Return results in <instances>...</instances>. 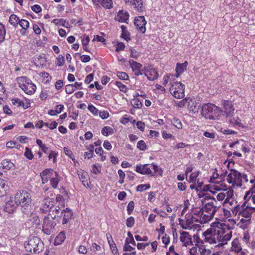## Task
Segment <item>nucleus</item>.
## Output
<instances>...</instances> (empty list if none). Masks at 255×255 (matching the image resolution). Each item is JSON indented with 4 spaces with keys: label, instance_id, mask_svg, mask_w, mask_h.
<instances>
[{
    "label": "nucleus",
    "instance_id": "a878e982",
    "mask_svg": "<svg viewBox=\"0 0 255 255\" xmlns=\"http://www.w3.org/2000/svg\"><path fill=\"white\" fill-rule=\"evenodd\" d=\"M129 16L128 12L124 11L123 10H120L115 17V20L121 22L128 23Z\"/></svg>",
    "mask_w": 255,
    "mask_h": 255
},
{
    "label": "nucleus",
    "instance_id": "c85d7f7f",
    "mask_svg": "<svg viewBox=\"0 0 255 255\" xmlns=\"http://www.w3.org/2000/svg\"><path fill=\"white\" fill-rule=\"evenodd\" d=\"M130 6H132L135 11L141 12L143 10L142 0H132Z\"/></svg>",
    "mask_w": 255,
    "mask_h": 255
},
{
    "label": "nucleus",
    "instance_id": "0eeeda50",
    "mask_svg": "<svg viewBox=\"0 0 255 255\" xmlns=\"http://www.w3.org/2000/svg\"><path fill=\"white\" fill-rule=\"evenodd\" d=\"M18 84L19 87L27 95H33L36 91V85L26 77H19L18 79Z\"/></svg>",
    "mask_w": 255,
    "mask_h": 255
},
{
    "label": "nucleus",
    "instance_id": "c03bdc74",
    "mask_svg": "<svg viewBox=\"0 0 255 255\" xmlns=\"http://www.w3.org/2000/svg\"><path fill=\"white\" fill-rule=\"evenodd\" d=\"M216 199L218 201L222 202L225 201L226 197H227V191H221L217 192L215 194Z\"/></svg>",
    "mask_w": 255,
    "mask_h": 255
},
{
    "label": "nucleus",
    "instance_id": "20e7f679",
    "mask_svg": "<svg viewBox=\"0 0 255 255\" xmlns=\"http://www.w3.org/2000/svg\"><path fill=\"white\" fill-rule=\"evenodd\" d=\"M14 199L16 205L26 209L30 207L31 196L30 193L26 190H19L14 195Z\"/></svg>",
    "mask_w": 255,
    "mask_h": 255
},
{
    "label": "nucleus",
    "instance_id": "e2e57ef3",
    "mask_svg": "<svg viewBox=\"0 0 255 255\" xmlns=\"http://www.w3.org/2000/svg\"><path fill=\"white\" fill-rule=\"evenodd\" d=\"M134 206H135V204L133 201H131L128 203V204L127 206V210L128 215H129L132 213V212L134 208Z\"/></svg>",
    "mask_w": 255,
    "mask_h": 255
},
{
    "label": "nucleus",
    "instance_id": "13d9d810",
    "mask_svg": "<svg viewBox=\"0 0 255 255\" xmlns=\"http://www.w3.org/2000/svg\"><path fill=\"white\" fill-rule=\"evenodd\" d=\"M137 148L140 150L145 151L147 149V145L143 140H140L137 143Z\"/></svg>",
    "mask_w": 255,
    "mask_h": 255
},
{
    "label": "nucleus",
    "instance_id": "bf43d9fd",
    "mask_svg": "<svg viewBox=\"0 0 255 255\" xmlns=\"http://www.w3.org/2000/svg\"><path fill=\"white\" fill-rule=\"evenodd\" d=\"M63 150H64V153L67 156H68L69 157L71 158L74 162H75V156H74L72 151H71V150L69 149L68 147H64L63 148Z\"/></svg>",
    "mask_w": 255,
    "mask_h": 255
},
{
    "label": "nucleus",
    "instance_id": "58836bf2",
    "mask_svg": "<svg viewBox=\"0 0 255 255\" xmlns=\"http://www.w3.org/2000/svg\"><path fill=\"white\" fill-rule=\"evenodd\" d=\"M1 167L4 171H7L13 166V164L7 159H3L1 163Z\"/></svg>",
    "mask_w": 255,
    "mask_h": 255
},
{
    "label": "nucleus",
    "instance_id": "4c0bfd02",
    "mask_svg": "<svg viewBox=\"0 0 255 255\" xmlns=\"http://www.w3.org/2000/svg\"><path fill=\"white\" fill-rule=\"evenodd\" d=\"M100 3L104 8L107 9L111 8L113 7L112 0H96L97 5Z\"/></svg>",
    "mask_w": 255,
    "mask_h": 255
},
{
    "label": "nucleus",
    "instance_id": "bb28decb",
    "mask_svg": "<svg viewBox=\"0 0 255 255\" xmlns=\"http://www.w3.org/2000/svg\"><path fill=\"white\" fill-rule=\"evenodd\" d=\"M246 203H244L242 205V210L239 212V216H241L245 218L251 219V215L252 214L250 209V206H247L245 207Z\"/></svg>",
    "mask_w": 255,
    "mask_h": 255
},
{
    "label": "nucleus",
    "instance_id": "603ef678",
    "mask_svg": "<svg viewBox=\"0 0 255 255\" xmlns=\"http://www.w3.org/2000/svg\"><path fill=\"white\" fill-rule=\"evenodd\" d=\"M132 119V117L130 116H128L127 115H125L121 118L120 121L121 124L125 125L128 122H131Z\"/></svg>",
    "mask_w": 255,
    "mask_h": 255
},
{
    "label": "nucleus",
    "instance_id": "6e6552de",
    "mask_svg": "<svg viewBox=\"0 0 255 255\" xmlns=\"http://www.w3.org/2000/svg\"><path fill=\"white\" fill-rule=\"evenodd\" d=\"M159 169V166L152 163L151 164H146L142 166L137 165L135 171L142 175L153 176L158 172Z\"/></svg>",
    "mask_w": 255,
    "mask_h": 255
},
{
    "label": "nucleus",
    "instance_id": "1a4fd4ad",
    "mask_svg": "<svg viewBox=\"0 0 255 255\" xmlns=\"http://www.w3.org/2000/svg\"><path fill=\"white\" fill-rule=\"evenodd\" d=\"M185 86L180 82L172 84L169 88L170 94L176 99H181L185 96Z\"/></svg>",
    "mask_w": 255,
    "mask_h": 255
},
{
    "label": "nucleus",
    "instance_id": "f03ea898",
    "mask_svg": "<svg viewBox=\"0 0 255 255\" xmlns=\"http://www.w3.org/2000/svg\"><path fill=\"white\" fill-rule=\"evenodd\" d=\"M226 180L229 184L232 185L230 188L232 189L235 187H241L243 185V180L246 182L248 181L246 174H242L238 170L234 169L230 170L229 173L227 175Z\"/></svg>",
    "mask_w": 255,
    "mask_h": 255
},
{
    "label": "nucleus",
    "instance_id": "412c9836",
    "mask_svg": "<svg viewBox=\"0 0 255 255\" xmlns=\"http://www.w3.org/2000/svg\"><path fill=\"white\" fill-rule=\"evenodd\" d=\"M11 103L13 105L17 107H21L24 110L27 109L30 107V100L26 98L24 100H21L18 98L12 99Z\"/></svg>",
    "mask_w": 255,
    "mask_h": 255
},
{
    "label": "nucleus",
    "instance_id": "37998d69",
    "mask_svg": "<svg viewBox=\"0 0 255 255\" xmlns=\"http://www.w3.org/2000/svg\"><path fill=\"white\" fill-rule=\"evenodd\" d=\"M39 75L43 83L47 84L49 83L51 81L52 78L48 73L43 72L40 73Z\"/></svg>",
    "mask_w": 255,
    "mask_h": 255
},
{
    "label": "nucleus",
    "instance_id": "7ed1b4c3",
    "mask_svg": "<svg viewBox=\"0 0 255 255\" xmlns=\"http://www.w3.org/2000/svg\"><path fill=\"white\" fill-rule=\"evenodd\" d=\"M24 246L26 251L32 254H39L44 249L43 242L37 237L29 238Z\"/></svg>",
    "mask_w": 255,
    "mask_h": 255
},
{
    "label": "nucleus",
    "instance_id": "39448f33",
    "mask_svg": "<svg viewBox=\"0 0 255 255\" xmlns=\"http://www.w3.org/2000/svg\"><path fill=\"white\" fill-rule=\"evenodd\" d=\"M221 113L219 107L211 103L204 104L202 108V115L207 119L216 120Z\"/></svg>",
    "mask_w": 255,
    "mask_h": 255
},
{
    "label": "nucleus",
    "instance_id": "de8ad7c7",
    "mask_svg": "<svg viewBox=\"0 0 255 255\" xmlns=\"http://www.w3.org/2000/svg\"><path fill=\"white\" fill-rule=\"evenodd\" d=\"M172 124L177 128L180 129L182 128V124L180 120L177 118H173L171 121Z\"/></svg>",
    "mask_w": 255,
    "mask_h": 255
},
{
    "label": "nucleus",
    "instance_id": "423d86ee",
    "mask_svg": "<svg viewBox=\"0 0 255 255\" xmlns=\"http://www.w3.org/2000/svg\"><path fill=\"white\" fill-rule=\"evenodd\" d=\"M179 224L184 229L190 230L196 228L197 223H200V219L194 218L192 214L187 213L184 218L178 219Z\"/></svg>",
    "mask_w": 255,
    "mask_h": 255
},
{
    "label": "nucleus",
    "instance_id": "ea45409f",
    "mask_svg": "<svg viewBox=\"0 0 255 255\" xmlns=\"http://www.w3.org/2000/svg\"><path fill=\"white\" fill-rule=\"evenodd\" d=\"M202 210V207H194L191 209V212L189 213L192 214L194 216V218L199 219V218L201 217Z\"/></svg>",
    "mask_w": 255,
    "mask_h": 255
},
{
    "label": "nucleus",
    "instance_id": "09e8293b",
    "mask_svg": "<svg viewBox=\"0 0 255 255\" xmlns=\"http://www.w3.org/2000/svg\"><path fill=\"white\" fill-rule=\"evenodd\" d=\"M30 221L33 226H35L36 228H37L40 224V220L36 215H32Z\"/></svg>",
    "mask_w": 255,
    "mask_h": 255
},
{
    "label": "nucleus",
    "instance_id": "0e129e2a",
    "mask_svg": "<svg viewBox=\"0 0 255 255\" xmlns=\"http://www.w3.org/2000/svg\"><path fill=\"white\" fill-rule=\"evenodd\" d=\"M135 223V220L134 218L130 216L127 218L126 220V225L128 228H131L132 227Z\"/></svg>",
    "mask_w": 255,
    "mask_h": 255
},
{
    "label": "nucleus",
    "instance_id": "4468645a",
    "mask_svg": "<svg viewBox=\"0 0 255 255\" xmlns=\"http://www.w3.org/2000/svg\"><path fill=\"white\" fill-rule=\"evenodd\" d=\"M143 74L146 76L149 80H154L158 77V73L156 69L153 68L152 65H148L144 67Z\"/></svg>",
    "mask_w": 255,
    "mask_h": 255
},
{
    "label": "nucleus",
    "instance_id": "f257e3e1",
    "mask_svg": "<svg viewBox=\"0 0 255 255\" xmlns=\"http://www.w3.org/2000/svg\"><path fill=\"white\" fill-rule=\"evenodd\" d=\"M232 229L229 224L219 222L212 223L209 231L212 245L217 244L215 247L220 248L227 244L232 237Z\"/></svg>",
    "mask_w": 255,
    "mask_h": 255
},
{
    "label": "nucleus",
    "instance_id": "f3484780",
    "mask_svg": "<svg viewBox=\"0 0 255 255\" xmlns=\"http://www.w3.org/2000/svg\"><path fill=\"white\" fill-rule=\"evenodd\" d=\"M179 239L183 245L185 247L192 246L193 245L192 236L188 232L185 231L181 232Z\"/></svg>",
    "mask_w": 255,
    "mask_h": 255
},
{
    "label": "nucleus",
    "instance_id": "79ce46f5",
    "mask_svg": "<svg viewBox=\"0 0 255 255\" xmlns=\"http://www.w3.org/2000/svg\"><path fill=\"white\" fill-rule=\"evenodd\" d=\"M101 133L103 135L108 136L112 135L114 133V130L112 127L106 126L102 129Z\"/></svg>",
    "mask_w": 255,
    "mask_h": 255
},
{
    "label": "nucleus",
    "instance_id": "c756f323",
    "mask_svg": "<svg viewBox=\"0 0 255 255\" xmlns=\"http://www.w3.org/2000/svg\"><path fill=\"white\" fill-rule=\"evenodd\" d=\"M60 212V208L59 205H56L54 204L48 213V216L53 217V219H55L56 217L59 216V214Z\"/></svg>",
    "mask_w": 255,
    "mask_h": 255
},
{
    "label": "nucleus",
    "instance_id": "a18cd8bd",
    "mask_svg": "<svg viewBox=\"0 0 255 255\" xmlns=\"http://www.w3.org/2000/svg\"><path fill=\"white\" fill-rule=\"evenodd\" d=\"M187 65H176V77H178L184 71L186 70Z\"/></svg>",
    "mask_w": 255,
    "mask_h": 255
},
{
    "label": "nucleus",
    "instance_id": "864d4df0",
    "mask_svg": "<svg viewBox=\"0 0 255 255\" xmlns=\"http://www.w3.org/2000/svg\"><path fill=\"white\" fill-rule=\"evenodd\" d=\"M242 207L239 204H235V206L231 209V212L234 216H236L237 214L239 215V212L242 210Z\"/></svg>",
    "mask_w": 255,
    "mask_h": 255
},
{
    "label": "nucleus",
    "instance_id": "a211bd4d",
    "mask_svg": "<svg viewBox=\"0 0 255 255\" xmlns=\"http://www.w3.org/2000/svg\"><path fill=\"white\" fill-rule=\"evenodd\" d=\"M225 113L227 117H232L234 114L235 108L232 102L229 100H224L222 103Z\"/></svg>",
    "mask_w": 255,
    "mask_h": 255
},
{
    "label": "nucleus",
    "instance_id": "b1692460",
    "mask_svg": "<svg viewBox=\"0 0 255 255\" xmlns=\"http://www.w3.org/2000/svg\"><path fill=\"white\" fill-rule=\"evenodd\" d=\"M73 215V213L72 210L68 208H66L65 209H63L62 211H61V216L63 217L62 222V224L64 225L67 224L71 219Z\"/></svg>",
    "mask_w": 255,
    "mask_h": 255
},
{
    "label": "nucleus",
    "instance_id": "9d476101",
    "mask_svg": "<svg viewBox=\"0 0 255 255\" xmlns=\"http://www.w3.org/2000/svg\"><path fill=\"white\" fill-rule=\"evenodd\" d=\"M56 225V223L53 217L46 216L44 218L42 231L44 234L50 235L54 231Z\"/></svg>",
    "mask_w": 255,
    "mask_h": 255
},
{
    "label": "nucleus",
    "instance_id": "cd10ccee",
    "mask_svg": "<svg viewBox=\"0 0 255 255\" xmlns=\"http://www.w3.org/2000/svg\"><path fill=\"white\" fill-rule=\"evenodd\" d=\"M107 241L110 246V249L112 253L114 255H117L118 254V249L116 246V245L114 241L112 235L110 233H108L106 234Z\"/></svg>",
    "mask_w": 255,
    "mask_h": 255
},
{
    "label": "nucleus",
    "instance_id": "5701e85b",
    "mask_svg": "<svg viewBox=\"0 0 255 255\" xmlns=\"http://www.w3.org/2000/svg\"><path fill=\"white\" fill-rule=\"evenodd\" d=\"M53 170L51 169H46L44 170L42 172L40 173V176L43 184H45L51 178V177L53 176V172H55Z\"/></svg>",
    "mask_w": 255,
    "mask_h": 255
},
{
    "label": "nucleus",
    "instance_id": "72a5a7b5",
    "mask_svg": "<svg viewBox=\"0 0 255 255\" xmlns=\"http://www.w3.org/2000/svg\"><path fill=\"white\" fill-rule=\"evenodd\" d=\"M18 206H19L16 205L14 201L13 202V201L10 200L7 202L5 204L4 207L5 211L8 213H11Z\"/></svg>",
    "mask_w": 255,
    "mask_h": 255
},
{
    "label": "nucleus",
    "instance_id": "052dcab7",
    "mask_svg": "<svg viewBox=\"0 0 255 255\" xmlns=\"http://www.w3.org/2000/svg\"><path fill=\"white\" fill-rule=\"evenodd\" d=\"M150 188L149 184H139L136 187V191L139 192H142L143 191L149 189Z\"/></svg>",
    "mask_w": 255,
    "mask_h": 255
},
{
    "label": "nucleus",
    "instance_id": "aec40b11",
    "mask_svg": "<svg viewBox=\"0 0 255 255\" xmlns=\"http://www.w3.org/2000/svg\"><path fill=\"white\" fill-rule=\"evenodd\" d=\"M237 204V202L234 198V190L232 188H230L227 191V197L225 201L223 202V206H234Z\"/></svg>",
    "mask_w": 255,
    "mask_h": 255
},
{
    "label": "nucleus",
    "instance_id": "680f3d73",
    "mask_svg": "<svg viewBox=\"0 0 255 255\" xmlns=\"http://www.w3.org/2000/svg\"><path fill=\"white\" fill-rule=\"evenodd\" d=\"M115 85H116L119 89V90L123 92H126L127 90V86L123 84L122 82L119 81H116L115 82Z\"/></svg>",
    "mask_w": 255,
    "mask_h": 255
},
{
    "label": "nucleus",
    "instance_id": "f704fd0d",
    "mask_svg": "<svg viewBox=\"0 0 255 255\" xmlns=\"http://www.w3.org/2000/svg\"><path fill=\"white\" fill-rule=\"evenodd\" d=\"M198 248L200 255H211L212 254L211 249L208 248L207 245L205 244L200 246Z\"/></svg>",
    "mask_w": 255,
    "mask_h": 255
},
{
    "label": "nucleus",
    "instance_id": "7c9ffc66",
    "mask_svg": "<svg viewBox=\"0 0 255 255\" xmlns=\"http://www.w3.org/2000/svg\"><path fill=\"white\" fill-rule=\"evenodd\" d=\"M53 176L51 177L50 180V185L54 189L57 187L58 184L60 181V177L57 172H53Z\"/></svg>",
    "mask_w": 255,
    "mask_h": 255
},
{
    "label": "nucleus",
    "instance_id": "6ab92c4d",
    "mask_svg": "<svg viewBox=\"0 0 255 255\" xmlns=\"http://www.w3.org/2000/svg\"><path fill=\"white\" fill-rule=\"evenodd\" d=\"M216 201H210L206 203L202 207L204 210L207 212H209L214 216L215 213L219 211L220 207H218L215 205Z\"/></svg>",
    "mask_w": 255,
    "mask_h": 255
},
{
    "label": "nucleus",
    "instance_id": "9b49d317",
    "mask_svg": "<svg viewBox=\"0 0 255 255\" xmlns=\"http://www.w3.org/2000/svg\"><path fill=\"white\" fill-rule=\"evenodd\" d=\"M202 237L204 238L203 240L200 238L198 234H195L193 235V238L194 240L195 245L196 246L195 247H197L198 248L199 247H200V246H201L205 244L206 243L212 245L209 229H207L202 233Z\"/></svg>",
    "mask_w": 255,
    "mask_h": 255
},
{
    "label": "nucleus",
    "instance_id": "dca6fc26",
    "mask_svg": "<svg viewBox=\"0 0 255 255\" xmlns=\"http://www.w3.org/2000/svg\"><path fill=\"white\" fill-rule=\"evenodd\" d=\"M77 174L83 185L87 189H91V182L88 173L83 170L77 171Z\"/></svg>",
    "mask_w": 255,
    "mask_h": 255
},
{
    "label": "nucleus",
    "instance_id": "338daca9",
    "mask_svg": "<svg viewBox=\"0 0 255 255\" xmlns=\"http://www.w3.org/2000/svg\"><path fill=\"white\" fill-rule=\"evenodd\" d=\"M57 202H58L59 205H61L62 207L64 206L65 204V199L63 197V196L60 194H58L56 195V200H55Z\"/></svg>",
    "mask_w": 255,
    "mask_h": 255
},
{
    "label": "nucleus",
    "instance_id": "6e6d98bb",
    "mask_svg": "<svg viewBox=\"0 0 255 255\" xmlns=\"http://www.w3.org/2000/svg\"><path fill=\"white\" fill-rule=\"evenodd\" d=\"M244 199L246 200H251L252 202L255 204V195H253V193H250V191L246 192Z\"/></svg>",
    "mask_w": 255,
    "mask_h": 255
},
{
    "label": "nucleus",
    "instance_id": "c9c22d12",
    "mask_svg": "<svg viewBox=\"0 0 255 255\" xmlns=\"http://www.w3.org/2000/svg\"><path fill=\"white\" fill-rule=\"evenodd\" d=\"M7 189V181L0 178V197H2L6 194Z\"/></svg>",
    "mask_w": 255,
    "mask_h": 255
},
{
    "label": "nucleus",
    "instance_id": "2eb2a0df",
    "mask_svg": "<svg viewBox=\"0 0 255 255\" xmlns=\"http://www.w3.org/2000/svg\"><path fill=\"white\" fill-rule=\"evenodd\" d=\"M134 24L137 30L141 33H144L146 30L145 25L146 21L143 16L136 17L134 20Z\"/></svg>",
    "mask_w": 255,
    "mask_h": 255
},
{
    "label": "nucleus",
    "instance_id": "4be33fe9",
    "mask_svg": "<svg viewBox=\"0 0 255 255\" xmlns=\"http://www.w3.org/2000/svg\"><path fill=\"white\" fill-rule=\"evenodd\" d=\"M219 212L221 214L218 216V218H216L217 219H218L221 221H225L226 220H228L229 221L232 220L230 219L232 217V213L231 211L225 208H223L219 210Z\"/></svg>",
    "mask_w": 255,
    "mask_h": 255
},
{
    "label": "nucleus",
    "instance_id": "69168bd1",
    "mask_svg": "<svg viewBox=\"0 0 255 255\" xmlns=\"http://www.w3.org/2000/svg\"><path fill=\"white\" fill-rule=\"evenodd\" d=\"M24 156L26 157V158L31 160L33 158V154L30 148L28 147L25 148V151L24 152Z\"/></svg>",
    "mask_w": 255,
    "mask_h": 255
},
{
    "label": "nucleus",
    "instance_id": "473e14b6",
    "mask_svg": "<svg viewBox=\"0 0 255 255\" xmlns=\"http://www.w3.org/2000/svg\"><path fill=\"white\" fill-rule=\"evenodd\" d=\"M134 75L139 76L143 74L144 68H142V65H130Z\"/></svg>",
    "mask_w": 255,
    "mask_h": 255
},
{
    "label": "nucleus",
    "instance_id": "3c124183",
    "mask_svg": "<svg viewBox=\"0 0 255 255\" xmlns=\"http://www.w3.org/2000/svg\"><path fill=\"white\" fill-rule=\"evenodd\" d=\"M199 171L192 172L190 175L188 181L190 183H196V180L197 179V178L199 176Z\"/></svg>",
    "mask_w": 255,
    "mask_h": 255
},
{
    "label": "nucleus",
    "instance_id": "4d7b16f0",
    "mask_svg": "<svg viewBox=\"0 0 255 255\" xmlns=\"http://www.w3.org/2000/svg\"><path fill=\"white\" fill-rule=\"evenodd\" d=\"M24 30L27 29L29 26V22L25 19H20L19 23L18 24Z\"/></svg>",
    "mask_w": 255,
    "mask_h": 255
},
{
    "label": "nucleus",
    "instance_id": "ddd939ff",
    "mask_svg": "<svg viewBox=\"0 0 255 255\" xmlns=\"http://www.w3.org/2000/svg\"><path fill=\"white\" fill-rule=\"evenodd\" d=\"M55 199L49 197H45L42 201L40 210L42 213L49 212L53 205L55 204Z\"/></svg>",
    "mask_w": 255,
    "mask_h": 255
},
{
    "label": "nucleus",
    "instance_id": "49530a36",
    "mask_svg": "<svg viewBox=\"0 0 255 255\" xmlns=\"http://www.w3.org/2000/svg\"><path fill=\"white\" fill-rule=\"evenodd\" d=\"M229 124L230 125L233 126H241L242 125L241 120L238 117H237L236 118H232L230 119Z\"/></svg>",
    "mask_w": 255,
    "mask_h": 255
},
{
    "label": "nucleus",
    "instance_id": "393cba45",
    "mask_svg": "<svg viewBox=\"0 0 255 255\" xmlns=\"http://www.w3.org/2000/svg\"><path fill=\"white\" fill-rule=\"evenodd\" d=\"M201 217L199 218L200 220V224H204L210 222L214 218V216L209 212L206 211L202 208Z\"/></svg>",
    "mask_w": 255,
    "mask_h": 255
},
{
    "label": "nucleus",
    "instance_id": "f8f14e48",
    "mask_svg": "<svg viewBox=\"0 0 255 255\" xmlns=\"http://www.w3.org/2000/svg\"><path fill=\"white\" fill-rule=\"evenodd\" d=\"M231 251L236 255H247L246 250H243L241 244L238 238H235L232 241Z\"/></svg>",
    "mask_w": 255,
    "mask_h": 255
},
{
    "label": "nucleus",
    "instance_id": "774afa93",
    "mask_svg": "<svg viewBox=\"0 0 255 255\" xmlns=\"http://www.w3.org/2000/svg\"><path fill=\"white\" fill-rule=\"evenodd\" d=\"M75 91V88L73 84H68L65 86V92L67 94H72Z\"/></svg>",
    "mask_w": 255,
    "mask_h": 255
},
{
    "label": "nucleus",
    "instance_id": "5fc2aeb1",
    "mask_svg": "<svg viewBox=\"0 0 255 255\" xmlns=\"http://www.w3.org/2000/svg\"><path fill=\"white\" fill-rule=\"evenodd\" d=\"M101 165L100 164H93L92 166L91 172L95 174H98L101 172Z\"/></svg>",
    "mask_w": 255,
    "mask_h": 255
},
{
    "label": "nucleus",
    "instance_id": "2f4dec72",
    "mask_svg": "<svg viewBox=\"0 0 255 255\" xmlns=\"http://www.w3.org/2000/svg\"><path fill=\"white\" fill-rule=\"evenodd\" d=\"M66 236L64 232H61L55 238L54 244L55 246L61 245L64 242Z\"/></svg>",
    "mask_w": 255,
    "mask_h": 255
},
{
    "label": "nucleus",
    "instance_id": "e433bc0d",
    "mask_svg": "<svg viewBox=\"0 0 255 255\" xmlns=\"http://www.w3.org/2000/svg\"><path fill=\"white\" fill-rule=\"evenodd\" d=\"M143 100L141 99L133 98L130 101V104L134 109H139L142 107Z\"/></svg>",
    "mask_w": 255,
    "mask_h": 255
},
{
    "label": "nucleus",
    "instance_id": "8fccbe9b",
    "mask_svg": "<svg viewBox=\"0 0 255 255\" xmlns=\"http://www.w3.org/2000/svg\"><path fill=\"white\" fill-rule=\"evenodd\" d=\"M5 33L6 30L4 25L0 23V43L4 41Z\"/></svg>",
    "mask_w": 255,
    "mask_h": 255
},
{
    "label": "nucleus",
    "instance_id": "a19ab883",
    "mask_svg": "<svg viewBox=\"0 0 255 255\" xmlns=\"http://www.w3.org/2000/svg\"><path fill=\"white\" fill-rule=\"evenodd\" d=\"M20 19L15 14H11L9 19V23L14 27H16L19 23Z\"/></svg>",
    "mask_w": 255,
    "mask_h": 255
}]
</instances>
